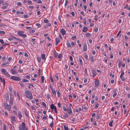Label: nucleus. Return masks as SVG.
Instances as JSON below:
<instances>
[{
  "instance_id": "7ed1b4c3",
  "label": "nucleus",
  "mask_w": 130,
  "mask_h": 130,
  "mask_svg": "<svg viewBox=\"0 0 130 130\" xmlns=\"http://www.w3.org/2000/svg\"><path fill=\"white\" fill-rule=\"evenodd\" d=\"M26 128L24 122L21 123V124L19 125V130H25Z\"/></svg>"
},
{
  "instance_id": "a211bd4d",
  "label": "nucleus",
  "mask_w": 130,
  "mask_h": 130,
  "mask_svg": "<svg viewBox=\"0 0 130 130\" xmlns=\"http://www.w3.org/2000/svg\"><path fill=\"white\" fill-rule=\"evenodd\" d=\"M55 107H56L55 106H54V104H52L51 105V109H52V111L53 110Z\"/></svg>"
},
{
  "instance_id": "8fccbe9b",
  "label": "nucleus",
  "mask_w": 130,
  "mask_h": 130,
  "mask_svg": "<svg viewBox=\"0 0 130 130\" xmlns=\"http://www.w3.org/2000/svg\"><path fill=\"white\" fill-rule=\"evenodd\" d=\"M84 57L86 59H88V56L87 54H85L84 55Z\"/></svg>"
},
{
  "instance_id": "6e6552de",
  "label": "nucleus",
  "mask_w": 130,
  "mask_h": 130,
  "mask_svg": "<svg viewBox=\"0 0 130 130\" xmlns=\"http://www.w3.org/2000/svg\"><path fill=\"white\" fill-rule=\"evenodd\" d=\"M55 44L56 45H58V43H59L60 42V41L59 39L58 38H56L55 39Z\"/></svg>"
},
{
  "instance_id": "2eb2a0df",
  "label": "nucleus",
  "mask_w": 130,
  "mask_h": 130,
  "mask_svg": "<svg viewBox=\"0 0 130 130\" xmlns=\"http://www.w3.org/2000/svg\"><path fill=\"white\" fill-rule=\"evenodd\" d=\"M23 33L24 32L23 31H19L18 32V34L19 36H21L22 34H23Z\"/></svg>"
},
{
  "instance_id": "4468645a",
  "label": "nucleus",
  "mask_w": 130,
  "mask_h": 130,
  "mask_svg": "<svg viewBox=\"0 0 130 130\" xmlns=\"http://www.w3.org/2000/svg\"><path fill=\"white\" fill-rule=\"evenodd\" d=\"M60 31L62 33L63 35H64L66 34V31L64 28H62L60 30Z\"/></svg>"
},
{
  "instance_id": "1a4fd4ad",
  "label": "nucleus",
  "mask_w": 130,
  "mask_h": 130,
  "mask_svg": "<svg viewBox=\"0 0 130 130\" xmlns=\"http://www.w3.org/2000/svg\"><path fill=\"white\" fill-rule=\"evenodd\" d=\"M88 30V28L87 27L84 26V27L83 29H82V31L84 32H86Z\"/></svg>"
},
{
  "instance_id": "338daca9",
  "label": "nucleus",
  "mask_w": 130,
  "mask_h": 130,
  "mask_svg": "<svg viewBox=\"0 0 130 130\" xmlns=\"http://www.w3.org/2000/svg\"><path fill=\"white\" fill-rule=\"evenodd\" d=\"M0 42H1L2 44H3L4 41L2 39H0Z\"/></svg>"
},
{
  "instance_id": "f8f14e48",
  "label": "nucleus",
  "mask_w": 130,
  "mask_h": 130,
  "mask_svg": "<svg viewBox=\"0 0 130 130\" xmlns=\"http://www.w3.org/2000/svg\"><path fill=\"white\" fill-rule=\"evenodd\" d=\"M5 96L6 101H8L9 100V97L8 93H6L5 94Z\"/></svg>"
},
{
  "instance_id": "3c124183",
  "label": "nucleus",
  "mask_w": 130,
  "mask_h": 130,
  "mask_svg": "<svg viewBox=\"0 0 130 130\" xmlns=\"http://www.w3.org/2000/svg\"><path fill=\"white\" fill-rule=\"evenodd\" d=\"M50 79L51 80V82L52 83H54V80H53V77H50Z\"/></svg>"
},
{
  "instance_id": "6e6d98bb",
  "label": "nucleus",
  "mask_w": 130,
  "mask_h": 130,
  "mask_svg": "<svg viewBox=\"0 0 130 130\" xmlns=\"http://www.w3.org/2000/svg\"><path fill=\"white\" fill-rule=\"evenodd\" d=\"M100 118V115H98L97 116V117H96V119L97 120H98Z\"/></svg>"
},
{
  "instance_id": "37998d69",
  "label": "nucleus",
  "mask_w": 130,
  "mask_h": 130,
  "mask_svg": "<svg viewBox=\"0 0 130 130\" xmlns=\"http://www.w3.org/2000/svg\"><path fill=\"white\" fill-rule=\"evenodd\" d=\"M94 60V57L93 56H91L90 58V60L91 61L93 62Z\"/></svg>"
},
{
  "instance_id": "9b49d317",
  "label": "nucleus",
  "mask_w": 130,
  "mask_h": 130,
  "mask_svg": "<svg viewBox=\"0 0 130 130\" xmlns=\"http://www.w3.org/2000/svg\"><path fill=\"white\" fill-rule=\"evenodd\" d=\"M11 117L12 122H14L16 121L15 117V116H11Z\"/></svg>"
},
{
  "instance_id": "13d9d810",
  "label": "nucleus",
  "mask_w": 130,
  "mask_h": 130,
  "mask_svg": "<svg viewBox=\"0 0 130 130\" xmlns=\"http://www.w3.org/2000/svg\"><path fill=\"white\" fill-rule=\"evenodd\" d=\"M69 58L70 59V61H73V58L71 56H70Z\"/></svg>"
},
{
  "instance_id": "052dcab7",
  "label": "nucleus",
  "mask_w": 130,
  "mask_h": 130,
  "mask_svg": "<svg viewBox=\"0 0 130 130\" xmlns=\"http://www.w3.org/2000/svg\"><path fill=\"white\" fill-rule=\"evenodd\" d=\"M99 106V105L98 104H97L96 105H95V108L96 109Z\"/></svg>"
},
{
  "instance_id": "c756f323",
  "label": "nucleus",
  "mask_w": 130,
  "mask_h": 130,
  "mask_svg": "<svg viewBox=\"0 0 130 130\" xmlns=\"http://www.w3.org/2000/svg\"><path fill=\"white\" fill-rule=\"evenodd\" d=\"M1 72L3 73H4L6 71V70L4 69H2L1 70Z\"/></svg>"
},
{
  "instance_id": "49530a36",
  "label": "nucleus",
  "mask_w": 130,
  "mask_h": 130,
  "mask_svg": "<svg viewBox=\"0 0 130 130\" xmlns=\"http://www.w3.org/2000/svg\"><path fill=\"white\" fill-rule=\"evenodd\" d=\"M7 128L6 126L4 124L3 126V130H6Z\"/></svg>"
},
{
  "instance_id": "20e7f679",
  "label": "nucleus",
  "mask_w": 130,
  "mask_h": 130,
  "mask_svg": "<svg viewBox=\"0 0 130 130\" xmlns=\"http://www.w3.org/2000/svg\"><path fill=\"white\" fill-rule=\"evenodd\" d=\"M10 78L12 79L17 81H19L21 80L20 78L18 77L15 76H11V77Z\"/></svg>"
},
{
  "instance_id": "de8ad7c7",
  "label": "nucleus",
  "mask_w": 130,
  "mask_h": 130,
  "mask_svg": "<svg viewBox=\"0 0 130 130\" xmlns=\"http://www.w3.org/2000/svg\"><path fill=\"white\" fill-rule=\"evenodd\" d=\"M55 77L56 78V79L57 80H58L59 78H58V75L56 74L55 75Z\"/></svg>"
},
{
  "instance_id": "39448f33",
  "label": "nucleus",
  "mask_w": 130,
  "mask_h": 130,
  "mask_svg": "<svg viewBox=\"0 0 130 130\" xmlns=\"http://www.w3.org/2000/svg\"><path fill=\"white\" fill-rule=\"evenodd\" d=\"M92 73L93 75H92V77H95L96 75V71L95 69H92Z\"/></svg>"
},
{
  "instance_id": "cd10ccee",
  "label": "nucleus",
  "mask_w": 130,
  "mask_h": 130,
  "mask_svg": "<svg viewBox=\"0 0 130 130\" xmlns=\"http://www.w3.org/2000/svg\"><path fill=\"white\" fill-rule=\"evenodd\" d=\"M0 79L1 80V82H2L3 83L4 85V86H5V80L3 79V81L2 79V78L1 77H0Z\"/></svg>"
},
{
  "instance_id": "680f3d73",
  "label": "nucleus",
  "mask_w": 130,
  "mask_h": 130,
  "mask_svg": "<svg viewBox=\"0 0 130 130\" xmlns=\"http://www.w3.org/2000/svg\"><path fill=\"white\" fill-rule=\"evenodd\" d=\"M120 77L121 78L122 81H124L125 80V78L124 77H123V76H122L121 77Z\"/></svg>"
},
{
  "instance_id": "7c9ffc66",
  "label": "nucleus",
  "mask_w": 130,
  "mask_h": 130,
  "mask_svg": "<svg viewBox=\"0 0 130 130\" xmlns=\"http://www.w3.org/2000/svg\"><path fill=\"white\" fill-rule=\"evenodd\" d=\"M58 58L60 59L62 57V55L61 54H59L58 56Z\"/></svg>"
},
{
  "instance_id": "ea45409f",
  "label": "nucleus",
  "mask_w": 130,
  "mask_h": 130,
  "mask_svg": "<svg viewBox=\"0 0 130 130\" xmlns=\"http://www.w3.org/2000/svg\"><path fill=\"white\" fill-rule=\"evenodd\" d=\"M57 94L58 96L59 97L60 96V92L59 90H58L57 92Z\"/></svg>"
},
{
  "instance_id": "4be33fe9",
  "label": "nucleus",
  "mask_w": 130,
  "mask_h": 130,
  "mask_svg": "<svg viewBox=\"0 0 130 130\" xmlns=\"http://www.w3.org/2000/svg\"><path fill=\"white\" fill-rule=\"evenodd\" d=\"M113 122V120H111L110 121V122L109 123V125L111 127H112L113 126L112 123Z\"/></svg>"
},
{
  "instance_id": "f3484780",
  "label": "nucleus",
  "mask_w": 130,
  "mask_h": 130,
  "mask_svg": "<svg viewBox=\"0 0 130 130\" xmlns=\"http://www.w3.org/2000/svg\"><path fill=\"white\" fill-rule=\"evenodd\" d=\"M58 54V53H57L56 51L55 50L54 53V56L55 58H57V56Z\"/></svg>"
},
{
  "instance_id": "c9c22d12",
  "label": "nucleus",
  "mask_w": 130,
  "mask_h": 130,
  "mask_svg": "<svg viewBox=\"0 0 130 130\" xmlns=\"http://www.w3.org/2000/svg\"><path fill=\"white\" fill-rule=\"evenodd\" d=\"M63 109L65 111H66L67 110V109L66 107L64 106H63Z\"/></svg>"
},
{
  "instance_id": "a18cd8bd",
  "label": "nucleus",
  "mask_w": 130,
  "mask_h": 130,
  "mask_svg": "<svg viewBox=\"0 0 130 130\" xmlns=\"http://www.w3.org/2000/svg\"><path fill=\"white\" fill-rule=\"evenodd\" d=\"M20 85L22 87H24V85H23V84L22 82H20L19 83Z\"/></svg>"
},
{
  "instance_id": "dca6fc26",
  "label": "nucleus",
  "mask_w": 130,
  "mask_h": 130,
  "mask_svg": "<svg viewBox=\"0 0 130 130\" xmlns=\"http://www.w3.org/2000/svg\"><path fill=\"white\" fill-rule=\"evenodd\" d=\"M95 86L96 87H98L99 85V80L95 81Z\"/></svg>"
},
{
  "instance_id": "bf43d9fd",
  "label": "nucleus",
  "mask_w": 130,
  "mask_h": 130,
  "mask_svg": "<svg viewBox=\"0 0 130 130\" xmlns=\"http://www.w3.org/2000/svg\"><path fill=\"white\" fill-rule=\"evenodd\" d=\"M37 3L38 4H41L42 2L40 0H39L37 2Z\"/></svg>"
},
{
  "instance_id": "69168bd1",
  "label": "nucleus",
  "mask_w": 130,
  "mask_h": 130,
  "mask_svg": "<svg viewBox=\"0 0 130 130\" xmlns=\"http://www.w3.org/2000/svg\"><path fill=\"white\" fill-rule=\"evenodd\" d=\"M93 124L94 125H95V126H96L97 125L96 122V121H94L93 123Z\"/></svg>"
},
{
  "instance_id": "4d7b16f0",
  "label": "nucleus",
  "mask_w": 130,
  "mask_h": 130,
  "mask_svg": "<svg viewBox=\"0 0 130 130\" xmlns=\"http://www.w3.org/2000/svg\"><path fill=\"white\" fill-rule=\"evenodd\" d=\"M41 74L40 69H39L38 70V75L40 76Z\"/></svg>"
},
{
  "instance_id": "0e129e2a",
  "label": "nucleus",
  "mask_w": 130,
  "mask_h": 130,
  "mask_svg": "<svg viewBox=\"0 0 130 130\" xmlns=\"http://www.w3.org/2000/svg\"><path fill=\"white\" fill-rule=\"evenodd\" d=\"M57 105L58 107L59 108H60L61 107V105L60 103H58L57 104Z\"/></svg>"
},
{
  "instance_id": "72a5a7b5",
  "label": "nucleus",
  "mask_w": 130,
  "mask_h": 130,
  "mask_svg": "<svg viewBox=\"0 0 130 130\" xmlns=\"http://www.w3.org/2000/svg\"><path fill=\"white\" fill-rule=\"evenodd\" d=\"M27 111L26 110H24V113L25 116H26L27 117H28V115L27 114Z\"/></svg>"
},
{
  "instance_id": "b1692460",
  "label": "nucleus",
  "mask_w": 130,
  "mask_h": 130,
  "mask_svg": "<svg viewBox=\"0 0 130 130\" xmlns=\"http://www.w3.org/2000/svg\"><path fill=\"white\" fill-rule=\"evenodd\" d=\"M121 62L120 60H119L118 61V67L119 68H120L121 67Z\"/></svg>"
},
{
  "instance_id": "423d86ee",
  "label": "nucleus",
  "mask_w": 130,
  "mask_h": 130,
  "mask_svg": "<svg viewBox=\"0 0 130 130\" xmlns=\"http://www.w3.org/2000/svg\"><path fill=\"white\" fill-rule=\"evenodd\" d=\"M68 113L69 115H72V112L71 107L69 106L67 110Z\"/></svg>"
},
{
  "instance_id": "f257e3e1",
  "label": "nucleus",
  "mask_w": 130,
  "mask_h": 130,
  "mask_svg": "<svg viewBox=\"0 0 130 130\" xmlns=\"http://www.w3.org/2000/svg\"><path fill=\"white\" fill-rule=\"evenodd\" d=\"M25 95L26 97L30 99H32V94L29 91H25Z\"/></svg>"
},
{
  "instance_id": "09e8293b",
  "label": "nucleus",
  "mask_w": 130,
  "mask_h": 130,
  "mask_svg": "<svg viewBox=\"0 0 130 130\" xmlns=\"http://www.w3.org/2000/svg\"><path fill=\"white\" fill-rule=\"evenodd\" d=\"M5 31H2L0 30V34H5Z\"/></svg>"
},
{
  "instance_id": "2f4dec72",
  "label": "nucleus",
  "mask_w": 130,
  "mask_h": 130,
  "mask_svg": "<svg viewBox=\"0 0 130 130\" xmlns=\"http://www.w3.org/2000/svg\"><path fill=\"white\" fill-rule=\"evenodd\" d=\"M91 34L89 33H87L85 34V35L87 37H88L90 36Z\"/></svg>"
},
{
  "instance_id": "f03ea898",
  "label": "nucleus",
  "mask_w": 130,
  "mask_h": 130,
  "mask_svg": "<svg viewBox=\"0 0 130 130\" xmlns=\"http://www.w3.org/2000/svg\"><path fill=\"white\" fill-rule=\"evenodd\" d=\"M11 104L8 105L7 103H3V105L4 107L6 109L9 111L11 110Z\"/></svg>"
},
{
  "instance_id": "c03bdc74",
  "label": "nucleus",
  "mask_w": 130,
  "mask_h": 130,
  "mask_svg": "<svg viewBox=\"0 0 130 130\" xmlns=\"http://www.w3.org/2000/svg\"><path fill=\"white\" fill-rule=\"evenodd\" d=\"M44 22L45 23H48V21L47 19H44Z\"/></svg>"
},
{
  "instance_id": "603ef678",
  "label": "nucleus",
  "mask_w": 130,
  "mask_h": 130,
  "mask_svg": "<svg viewBox=\"0 0 130 130\" xmlns=\"http://www.w3.org/2000/svg\"><path fill=\"white\" fill-rule=\"evenodd\" d=\"M94 30L95 32H97L98 30V27H95L94 29Z\"/></svg>"
},
{
  "instance_id": "864d4df0",
  "label": "nucleus",
  "mask_w": 130,
  "mask_h": 130,
  "mask_svg": "<svg viewBox=\"0 0 130 130\" xmlns=\"http://www.w3.org/2000/svg\"><path fill=\"white\" fill-rule=\"evenodd\" d=\"M21 37H22L23 38H25L27 37L26 35L25 34H23L22 35Z\"/></svg>"
},
{
  "instance_id": "f704fd0d",
  "label": "nucleus",
  "mask_w": 130,
  "mask_h": 130,
  "mask_svg": "<svg viewBox=\"0 0 130 130\" xmlns=\"http://www.w3.org/2000/svg\"><path fill=\"white\" fill-rule=\"evenodd\" d=\"M37 60H38V62H41V58H40V57H37Z\"/></svg>"
},
{
  "instance_id": "0eeeda50",
  "label": "nucleus",
  "mask_w": 130,
  "mask_h": 130,
  "mask_svg": "<svg viewBox=\"0 0 130 130\" xmlns=\"http://www.w3.org/2000/svg\"><path fill=\"white\" fill-rule=\"evenodd\" d=\"M10 72L13 74H17L18 73L15 70L12 69H11Z\"/></svg>"
},
{
  "instance_id": "774afa93",
  "label": "nucleus",
  "mask_w": 130,
  "mask_h": 130,
  "mask_svg": "<svg viewBox=\"0 0 130 130\" xmlns=\"http://www.w3.org/2000/svg\"><path fill=\"white\" fill-rule=\"evenodd\" d=\"M28 8H30V9H33L34 8V7L33 6H28Z\"/></svg>"
},
{
  "instance_id": "9d476101",
  "label": "nucleus",
  "mask_w": 130,
  "mask_h": 130,
  "mask_svg": "<svg viewBox=\"0 0 130 130\" xmlns=\"http://www.w3.org/2000/svg\"><path fill=\"white\" fill-rule=\"evenodd\" d=\"M8 4V3H6L4 4H2V9H6L7 7V5Z\"/></svg>"
},
{
  "instance_id": "393cba45",
  "label": "nucleus",
  "mask_w": 130,
  "mask_h": 130,
  "mask_svg": "<svg viewBox=\"0 0 130 130\" xmlns=\"http://www.w3.org/2000/svg\"><path fill=\"white\" fill-rule=\"evenodd\" d=\"M52 91L53 93V94L54 95H56V92L55 91V89H53L52 90Z\"/></svg>"
},
{
  "instance_id": "e2e57ef3",
  "label": "nucleus",
  "mask_w": 130,
  "mask_h": 130,
  "mask_svg": "<svg viewBox=\"0 0 130 130\" xmlns=\"http://www.w3.org/2000/svg\"><path fill=\"white\" fill-rule=\"evenodd\" d=\"M64 118H68V114L67 113H65L64 115Z\"/></svg>"
},
{
  "instance_id": "bb28decb",
  "label": "nucleus",
  "mask_w": 130,
  "mask_h": 130,
  "mask_svg": "<svg viewBox=\"0 0 130 130\" xmlns=\"http://www.w3.org/2000/svg\"><path fill=\"white\" fill-rule=\"evenodd\" d=\"M41 81L42 83H44V77L43 76H41Z\"/></svg>"
},
{
  "instance_id": "6ab92c4d",
  "label": "nucleus",
  "mask_w": 130,
  "mask_h": 130,
  "mask_svg": "<svg viewBox=\"0 0 130 130\" xmlns=\"http://www.w3.org/2000/svg\"><path fill=\"white\" fill-rule=\"evenodd\" d=\"M3 74L8 77H10V74L7 71L5 72Z\"/></svg>"
},
{
  "instance_id": "5fc2aeb1",
  "label": "nucleus",
  "mask_w": 130,
  "mask_h": 130,
  "mask_svg": "<svg viewBox=\"0 0 130 130\" xmlns=\"http://www.w3.org/2000/svg\"><path fill=\"white\" fill-rule=\"evenodd\" d=\"M53 120L52 123L50 124V125L51 127H52L53 126Z\"/></svg>"
},
{
  "instance_id": "ddd939ff",
  "label": "nucleus",
  "mask_w": 130,
  "mask_h": 130,
  "mask_svg": "<svg viewBox=\"0 0 130 130\" xmlns=\"http://www.w3.org/2000/svg\"><path fill=\"white\" fill-rule=\"evenodd\" d=\"M84 51H87V45L86 42H84Z\"/></svg>"
},
{
  "instance_id": "79ce46f5",
  "label": "nucleus",
  "mask_w": 130,
  "mask_h": 130,
  "mask_svg": "<svg viewBox=\"0 0 130 130\" xmlns=\"http://www.w3.org/2000/svg\"><path fill=\"white\" fill-rule=\"evenodd\" d=\"M67 44L68 46L69 47H71V46L70 44V43L68 41L67 42Z\"/></svg>"
},
{
  "instance_id": "a19ab883",
  "label": "nucleus",
  "mask_w": 130,
  "mask_h": 130,
  "mask_svg": "<svg viewBox=\"0 0 130 130\" xmlns=\"http://www.w3.org/2000/svg\"><path fill=\"white\" fill-rule=\"evenodd\" d=\"M63 127L65 130H68V127L66 126L65 125H63Z\"/></svg>"
},
{
  "instance_id": "4c0bfd02",
  "label": "nucleus",
  "mask_w": 130,
  "mask_h": 130,
  "mask_svg": "<svg viewBox=\"0 0 130 130\" xmlns=\"http://www.w3.org/2000/svg\"><path fill=\"white\" fill-rule=\"evenodd\" d=\"M79 61L80 62V64L81 65H82L83 62H82V59L81 58H79Z\"/></svg>"
},
{
  "instance_id": "473e14b6",
  "label": "nucleus",
  "mask_w": 130,
  "mask_h": 130,
  "mask_svg": "<svg viewBox=\"0 0 130 130\" xmlns=\"http://www.w3.org/2000/svg\"><path fill=\"white\" fill-rule=\"evenodd\" d=\"M42 105H43L44 106V107L45 108H46V104H45V103L44 102H42Z\"/></svg>"
},
{
  "instance_id": "5701e85b",
  "label": "nucleus",
  "mask_w": 130,
  "mask_h": 130,
  "mask_svg": "<svg viewBox=\"0 0 130 130\" xmlns=\"http://www.w3.org/2000/svg\"><path fill=\"white\" fill-rule=\"evenodd\" d=\"M13 99H10V101H9V104H11V105H12L13 104Z\"/></svg>"
},
{
  "instance_id": "aec40b11",
  "label": "nucleus",
  "mask_w": 130,
  "mask_h": 130,
  "mask_svg": "<svg viewBox=\"0 0 130 130\" xmlns=\"http://www.w3.org/2000/svg\"><path fill=\"white\" fill-rule=\"evenodd\" d=\"M18 117L20 119H21V118L22 117V114H21L20 112L19 111L18 112Z\"/></svg>"
},
{
  "instance_id": "e433bc0d",
  "label": "nucleus",
  "mask_w": 130,
  "mask_h": 130,
  "mask_svg": "<svg viewBox=\"0 0 130 130\" xmlns=\"http://www.w3.org/2000/svg\"><path fill=\"white\" fill-rule=\"evenodd\" d=\"M124 74V72L123 71H122L121 72V74L120 75V77H122L123 76V75Z\"/></svg>"
},
{
  "instance_id": "412c9836",
  "label": "nucleus",
  "mask_w": 130,
  "mask_h": 130,
  "mask_svg": "<svg viewBox=\"0 0 130 130\" xmlns=\"http://www.w3.org/2000/svg\"><path fill=\"white\" fill-rule=\"evenodd\" d=\"M45 54H42V55H41L42 59V60H45V59H46V58H45Z\"/></svg>"
},
{
  "instance_id": "58836bf2",
  "label": "nucleus",
  "mask_w": 130,
  "mask_h": 130,
  "mask_svg": "<svg viewBox=\"0 0 130 130\" xmlns=\"http://www.w3.org/2000/svg\"><path fill=\"white\" fill-rule=\"evenodd\" d=\"M98 19V16L97 15H96L95 16L94 19L95 21H97Z\"/></svg>"
},
{
  "instance_id": "c85d7f7f",
  "label": "nucleus",
  "mask_w": 130,
  "mask_h": 130,
  "mask_svg": "<svg viewBox=\"0 0 130 130\" xmlns=\"http://www.w3.org/2000/svg\"><path fill=\"white\" fill-rule=\"evenodd\" d=\"M22 80V81L24 82H29V80H28L25 79H23Z\"/></svg>"
},
{
  "instance_id": "a878e982",
  "label": "nucleus",
  "mask_w": 130,
  "mask_h": 130,
  "mask_svg": "<svg viewBox=\"0 0 130 130\" xmlns=\"http://www.w3.org/2000/svg\"><path fill=\"white\" fill-rule=\"evenodd\" d=\"M35 32V30L34 29L30 30L29 31V33L30 34H32L34 33Z\"/></svg>"
}]
</instances>
